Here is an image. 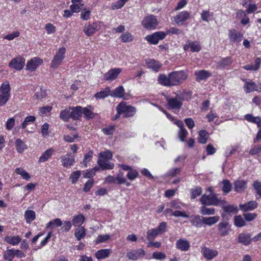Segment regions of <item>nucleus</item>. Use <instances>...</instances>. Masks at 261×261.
<instances>
[{"label": "nucleus", "instance_id": "obj_36", "mask_svg": "<svg viewBox=\"0 0 261 261\" xmlns=\"http://www.w3.org/2000/svg\"><path fill=\"white\" fill-rule=\"evenodd\" d=\"M250 235L249 234L241 233L239 236V242L245 245L249 244L251 242Z\"/></svg>", "mask_w": 261, "mask_h": 261}, {"label": "nucleus", "instance_id": "obj_26", "mask_svg": "<svg viewBox=\"0 0 261 261\" xmlns=\"http://www.w3.org/2000/svg\"><path fill=\"white\" fill-rule=\"evenodd\" d=\"M169 81L171 86L178 85L179 82V73L177 71H174L169 75Z\"/></svg>", "mask_w": 261, "mask_h": 261}, {"label": "nucleus", "instance_id": "obj_23", "mask_svg": "<svg viewBox=\"0 0 261 261\" xmlns=\"http://www.w3.org/2000/svg\"><path fill=\"white\" fill-rule=\"evenodd\" d=\"M247 182L244 180H238L234 184V190L239 193L243 192L246 188Z\"/></svg>", "mask_w": 261, "mask_h": 261}, {"label": "nucleus", "instance_id": "obj_3", "mask_svg": "<svg viewBox=\"0 0 261 261\" xmlns=\"http://www.w3.org/2000/svg\"><path fill=\"white\" fill-rule=\"evenodd\" d=\"M10 86L9 83H3L0 87V106L6 105L10 96Z\"/></svg>", "mask_w": 261, "mask_h": 261}, {"label": "nucleus", "instance_id": "obj_62", "mask_svg": "<svg viewBox=\"0 0 261 261\" xmlns=\"http://www.w3.org/2000/svg\"><path fill=\"white\" fill-rule=\"evenodd\" d=\"M20 33L18 31H15L11 34H8L4 37V39H7L8 40H12L14 38L19 37Z\"/></svg>", "mask_w": 261, "mask_h": 261}, {"label": "nucleus", "instance_id": "obj_55", "mask_svg": "<svg viewBox=\"0 0 261 261\" xmlns=\"http://www.w3.org/2000/svg\"><path fill=\"white\" fill-rule=\"evenodd\" d=\"M82 113L84 114L87 119H90L94 117V114L87 108H82Z\"/></svg>", "mask_w": 261, "mask_h": 261}, {"label": "nucleus", "instance_id": "obj_51", "mask_svg": "<svg viewBox=\"0 0 261 261\" xmlns=\"http://www.w3.org/2000/svg\"><path fill=\"white\" fill-rule=\"evenodd\" d=\"M221 206L223 210L226 213H236L238 211L237 207H235L232 205L227 204L223 205V204H222Z\"/></svg>", "mask_w": 261, "mask_h": 261}, {"label": "nucleus", "instance_id": "obj_13", "mask_svg": "<svg viewBox=\"0 0 261 261\" xmlns=\"http://www.w3.org/2000/svg\"><path fill=\"white\" fill-rule=\"evenodd\" d=\"M145 254V252L143 249H139L128 252L126 256L129 259L137 260L139 258L143 257Z\"/></svg>", "mask_w": 261, "mask_h": 261}, {"label": "nucleus", "instance_id": "obj_11", "mask_svg": "<svg viewBox=\"0 0 261 261\" xmlns=\"http://www.w3.org/2000/svg\"><path fill=\"white\" fill-rule=\"evenodd\" d=\"M121 71V68H116L111 69L105 74L104 78L106 81H114L118 76Z\"/></svg>", "mask_w": 261, "mask_h": 261}, {"label": "nucleus", "instance_id": "obj_9", "mask_svg": "<svg viewBox=\"0 0 261 261\" xmlns=\"http://www.w3.org/2000/svg\"><path fill=\"white\" fill-rule=\"evenodd\" d=\"M25 59L21 57L13 59L9 63V66L17 70H21L24 66Z\"/></svg>", "mask_w": 261, "mask_h": 261}, {"label": "nucleus", "instance_id": "obj_22", "mask_svg": "<svg viewBox=\"0 0 261 261\" xmlns=\"http://www.w3.org/2000/svg\"><path fill=\"white\" fill-rule=\"evenodd\" d=\"M97 164L102 170L113 169L114 165L113 163H110L105 160L99 159L97 161Z\"/></svg>", "mask_w": 261, "mask_h": 261}, {"label": "nucleus", "instance_id": "obj_42", "mask_svg": "<svg viewBox=\"0 0 261 261\" xmlns=\"http://www.w3.org/2000/svg\"><path fill=\"white\" fill-rule=\"evenodd\" d=\"M84 216L82 214H80L79 215L74 216L73 218L72 222L74 226H80L84 223Z\"/></svg>", "mask_w": 261, "mask_h": 261}, {"label": "nucleus", "instance_id": "obj_56", "mask_svg": "<svg viewBox=\"0 0 261 261\" xmlns=\"http://www.w3.org/2000/svg\"><path fill=\"white\" fill-rule=\"evenodd\" d=\"M232 62V60L230 58L227 57L226 58H224L222 59L219 62V65L220 67L224 68L225 67L228 66L231 64Z\"/></svg>", "mask_w": 261, "mask_h": 261}, {"label": "nucleus", "instance_id": "obj_58", "mask_svg": "<svg viewBox=\"0 0 261 261\" xmlns=\"http://www.w3.org/2000/svg\"><path fill=\"white\" fill-rule=\"evenodd\" d=\"M138 175V172L137 170L132 169L129 171H128L126 176L129 179L134 180L137 178Z\"/></svg>", "mask_w": 261, "mask_h": 261}, {"label": "nucleus", "instance_id": "obj_32", "mask_svg": "<svg viewBox=\"0 0 261 261\" xmlns=\"http://www.w3.org/2000/svg\"><path fill=\"white\" fill-rule=\"evenodd\" d=\"M75 237L80 241L86 236V229L83 226H80L75 230Z\"/></svg>", "mask_w": 261, "mask_h": 261}, {"label": "nucleus", "instance_id": "obj_29", "mask_svg": "<svg viewBox=\"0 0 261 261\" xmlns=\"http://www.w3.org/2000/svg\"><path fill=\"white\" fill-rule=\"evenodd\" d=\"M21 239L18 236H6L5 238V241L12 245H16L18 244Z\"/></svg>", "mask_w": 261, "mask_h": 261}, {"label": "nucleus", "instance_id": "obj_15", "mask_svg": "<svg viewBox=\"0 0 261 261\" xmlns=\"http://www.w3.org/2000/svg\"><path fill=\"white\" fill-rule=\"evenodd\" d=\"M185 50L190 49L192 52H199L201 50L200 43L198 41H189L184 46Z\"/></svg>", "mask_w": 261, "mask_h": 261}, {"label": "nucleus", "instance_id": "obj_45", "mask_svg": "<svg viewBox=\"0 0 261 261\" xmlns=\"http://www.w3.org/2000/svg\"><path fill=\"white\" fill-rule=\"evenodd\" d=\"M168 104L171 109L179 108V101L176 98H171L167 99Z\"/></svg>", "mask_w": 261, "mask_h": 261}, {"label": "nucleus", "instance_id": "obj_41", "mask_svg": "<svg viewBox=\"0 0 261 261\" xmlns=\"http://www.w3.org/2000/svg\"><path fill=\"white\" fill-rule=\"evenodd\" d=\"M159 83L165 86H171V84L169 81V76L167 77L165 74H160L158 80Z\"/></svg>", "mask_w": 261, "mask_h": 261}, {"label": "nucleus", "instance_id": "obj_7", "mask_svg": "<svg viewBox=\"0 0 261 261\" xmlns=\"http://www.w3.org/2000/svg\"><path fill=\"white\" fill-rule=\"evenodd\" d=\"M166 36V34L163 32H157L151 35H147L145 39L149 43L156 44L160 40H163Z\"/></svg>", "mask_w": 261, "mask_h": 261}, {"label": "nucleus", "instance_id": "obj_64", "mask_svg": "<svg viewBox=\"0 0 261 261\" xmlns=\"http://www.w3.org/2000/svg\"><path fill=\"white\" fill-rule=\"evenodd\" d=\"M261 152V145L255 146L251 148L249 154L254 155L257 154Z\"/></svg>", "mask_w": 261, "mask_h": 261}, {"label": "nucleus", "instance_id": "obj_6", "mask_svg": "<svg viewBox=\"0 0 261 261\" xmlns=\"http://www.w3.org/2000/svg\"><path fill=\"white\" fill-rule=\"evenodd\" d=\"M142 25L147 30L154 29L158 25L156 17L152 15L146 16L142 20Z\"/></svg>", "mask_w": 261, "mask_h": 261}, {"label": "nucleus", "instance_id": "obj_20", "mask_svg": "<svg viewBox=\"0 0 261 261\" xmlns=\"http://www.w3.org/2000/svg\"><path fill=\"white\" fill-rule=\"evenodd\" d=\"M195 75L197 81L204 80L211 76V73L205 70H201L195 72Z\"/></svg>", "mask_w": 261, "mask_h": 261}, {"label": "nucleus", "instance_id": "obj_57", "mask_svg": "<svg viewBox=\"0 0 261 261\" xmlns=\"http://www.w3.org/2000/svg\"><path fill=\"white\" fill-rule=\"evenodd\" d=\"M120 38L123 42H130L133 40V36L128 32L122 34Z\"/></svg>", "mask_w": 261, "mask_h": 261}, {"label": "nucleus", "instance_id": "obj_10", "mask_svg": "<svg viewBox=\"0 0 261 261\" xmlns=\"http://www.w3.org/2000/svg\"><path fill=\"white\" fill-rule=\"evenodd\" d=\"M201 252L204 258L209 260L214 259L218 254V252L217 250L212 249L206 247L201 248Z\"/></svg>", "mask_w": 261, "mask_h": 261}, {"label": "nucleus", "instance_id": "obj_19", "mask_svg": "<svg viewBox=\"0 0 261 261\" xmlns=\"http://www.w3.org/2000/svg\"><path fill=\"white\" fill-rule=\"evenodd\" d=\"M60 159L63 162L62 165L64 167H69L73 165L74 162V156L71 154L68 153L65 156H62Z\"/></svg>", "mask_w": 261, "mask_h": 261}, {"label": "nucleus", "instance_id": "obj_49", "mask_svg": "<svg viewBox=\"0 0 261 261\" xmlns=\"http://www.w3.org/2000/svg\"><path fill=\"white\" fill-rule=\"evenodd\" d=\"M213 16V13H211L209 11L207 10L203 11L201 14V19L205 22H208Z\"/></svg>", "mask_w": 261, "mask_h": 261}, {"label": "nucleus", "instance_id": "obj_18", "mask_svg": "<svg viewBox=\"0 0 261 261\" xmlns=\"http://www.w3.org/2000/svg\"><path fill=\"white\" fill-rule=\"evenodd\" d=\"M70 110L71 118L75 120H79L82 117V107L81 106H77L75 107H69Z\"/></svg>", "mask_w": 261, "mask_h": 261}, {"label": "nucleus", "instance_id": "obj_34", "mask_svg": "<svg viewBox=\"0 0 261 261\" xmlns=\"http://www.w3.org/2000/svg\"><path fill=\"white\" fill-rule=\"evenodd\" d=\"M110 89L109 87L106 88L104 90L100 91V92H97L95 94V97L97 99H103L109 95H110Z\"/></svg>", "mask_w": 261, "mask_h": 261}, {"label": "nucleus", "instance_id": "obj_52", "mask_svg": "<svg viewBox=\"0 0 261 261\" xmlns=\"http://www.w3.org/2000/svg\"><path fill=\"white\" fill-rule=\"evenodd\" d=\"M128 0H119L117 2L113 3L111 5L112 10H117L122 8Z\"/></svg>", "mask_w": 261, "mask_h": 261}, {"label": "nucleus", "instance_id": "obj_59", "mask_svg": "<svg viewBox=\"0 0 261 261\" xmlns=\"http://www.w3.org/2000/svg\"><path fill=\"white\" fill-rule=\"evenodd\" d=\"M81 171H76L73 172L70 176V179L71 180L72 184H75L79 178L80 177V176L81 175Z\"/></svg>", "mask_w": 261, "mask_h": 261}, {"label": "nucleus", "instance_id": "obj_46", "mask_svg": "<svg viewBox=\"0 0 261 261\" xmlns=\"http://www.w3.org/2000/svg\"><path fill=\"white\" fill-rule=\"evenodd\" d=\"M70 114V110L69 108L68 109L64 110L61 112L60 117L61 119L67 122L69 121V118H71Z\"/></svg>", "mask_w": 261, "mask_h": 261}, {"label": "nucleus", "instance_id": "obj_27", "mask_svg": "<svg viewBox=\"0 0 261 261\" xmlns=\"http://www.w3.org/2000/svg\"><path fill=\"white\" fill-rule=\"evenodd\" d=\"M111 252V250L109 249H101L96 252L95 256L97 259H104L109 256Z\"/></svg>", "mask_w": 261, "mask_h": 261}, {"label": "nucleus", "instance_id": "obj_43", "mask_svg": "<svg viewBox=\"0 0 261 261\" xmlns=\"http://www.w3.org/2000/svg\"><path fill=\"white\" fill-rule=\"evenodd\" d=\"M200 213L203 215H213L215 213V209L214 208H207L203 206L200 208Z\"/></svg>", "mask_w": 261, "mask_h": 261}, {"label": "nucleus", "instance_id": "obj_2", "mask_svg": "<svg viewBox=\"0 0 261 261\" xmlns=\"http://www.w3.org/2000/svg\"><path fill=\"white\" fill-rule=\"evenodd\" d=\"M117 111L119 113L124 114V117L127 118L133 116L136 112V108L129 105H127L125 102H120L116 108Z\"/></svg>", "mask_w": 261, "mask_h": 261}, {"label": "nucleus", "instance_id": "obj_50", "mask_svg": "<svg viewBox=\"0 0 261 261\" xmlns=\"http://www.w3.org/2000/svg\"><path fill=\"white\" fill-rule=\"evenodd\" d=\"M234 225L239 227H241L245 225V222L244 219L241 216H236L234 218Z\"/></svg>", "mask_w": 261, "mask_h": 261}, {"label": "nucleus", "instance_id": "obj_47", "mask_svg": "<svg viewBox=\"0 0 261 261\" xmlns=\"http://www.w3.org/2000/svg\"><path fill=\"white\" fill-rule=\"evenodd\" d=\"M15 256L14 249L7 250L4 254V259L12 261Z\"/></svg>", "mask_w": 261, "mask_h": 261}, {"label": "nucleus", "instance_id": "obj_8", "mask_svg": "<svg viewBox=\"0 0 261 261\" xmlns=\"http://www.w3.org/2000/svg\"><path fill=\"white\" fill-rule=\"evenodd\" d=\"M105 182L108 184H117L119 185L124 184L126 182V179L123 176L122 174L119 173L115 177L109 175L105 179Z\"/></svg>", "mask_w": 261, "mask_h": 261}, {"label": "nucleus", "instance_id": "obj_38", "mask_svg": "<svg viewBox=\"0 0 261 261\" xmlns=\"http://www.w3.org/2000/svg\"><path fill=\"white\" fill-rule=\"evenodd\" d=\"M244 89L245 91L247 93H250L253 91H259V89L257 88L254 83L250 82H246L244 85Z\"/></svg>", "mask_w": 261, "mask_h": 261}, {"label": "nucleus", "instance_id": "obj_61", "mask_svg": "<svg viewBox=\"0 0 261 261\" xmlns=\"http://www.w3.org/2000/svg\"><path fill=\"white\" fill-rule=\"evenodd\" d=\"M189 242L186 240L180 239V250L187 251L190 248Z\"/></svg>", "mask_w": 261, "mask_h": 261}, {"label": "nucleus", "instance_id": "obj_1", "mask_svg": "<svg viewBox=\"0 0 261 261\" xmlns=\"http://www.w3.org/2000/svg\"><path fill=\"white\" fill-rule=\"evenodd\" d=\"M200 201L205 205L219 206L225 203L224 200L218 199L215 194L204 195L200 198Z\"/></svg>", "mask_w": 261, "mask_h": 261}, {"label": "nucleus", "instance_id": "obj_21", "mask_svg": "<svg viewBox=\"0 0 261 261\" xmlns=\"http://www.w3.org/2000/svg\"><path fill=\"white\" fill-rule=\"evenodd\" d=\"M146 63L149 68L152 69L155 72H158L162 66V64L154 59H148L146 60Z\"/></svg>", "mask_w": 261, "mask_h": 261}, {"label": "nucleus", "instance_id": "obj_54", "mask_svg": "<svg viewBox=\"0 0 261 261\" xmlns=\"http://www.w3.org/2000/svg\"><path fill=\"white\" fill-rule=\"evenodd\" d=\"M35 120L36 117L34 116L30 115L27 116L22 123V128H25L29 123L34 122Z\"/></svg>", "mask_w": 261, "mask_h": 261}, {"label": "nucleus", "instance_id": "obj_25", "mask_svg": "<svg viewBox=\"0 0 261 261\" xmlns=\"http://www.w3.org/2000/svg\"><path fill=\"white\" fill-rule=\"evenodd\" d=\"M245 119L249 122L256 124L258 127H261V117H254L251 114H246Z\"/></svg>", "mask_w": 261, "mask_h": 261}, {"label": "nucleus", "instance_id": "obj_28", "mask_svg": "<svg viewBox=\"0 0 261 261\" xmlns=\"http://www.w3.org/2000/svg\"><path fill=\"white\" fill-rule=\"evenodd\" d=\"M220 219L218 216H215L209 217H203V224L208 226L213 225L217 223Z\"/></svg>", "mask_w": 261, "mask_h": 261}, {"label": "nucleus", "instance_id": "obj_44", "mask_svg": "<svg viewBox=\"0 0 261 261\" xmlns=\"http://www.w3.org/2000/svg\"><path fill=\"white\" fill-rule=\"evenodd\" d=\"M159 234H160L155 228L149 229L147 231V239L148 241L154 240Z\"/></svg>", "mask_w": 261, "mask_h": 261}, {"label": "nucleus", "instance_id": "obj_16", "mask_svg": "<svg viewBox=\"0 0 261 261\" xmlns=\"http://www.w3.org/2000/svg\"><path fill=\"white\" fill-rule=\"evenodd\" d=\"M258 206V203L255 201H250L245 204H240V210L243 212L251 211L255 210Z\"/></svg>", "mask_w": 261, "mask_h": 261}, {"label": "nucleus", "instance_id": "obj_4", "mask_svg": "<svg viewBox=\"0 0 261 261\" xmlns=\"http://www.w3.org/2000/svg\"><path fill=\"white\" fill-rule=\"evenodd\" d=\"M229 42L232 44H238L243 40V34L236 29H230L228 31Z\"/></svg>", "mask_w": 261, "mask_h": 261}, {"label": "nucleus", "instance_id": "obj_14", "mask_svg": "<svg viewBox=\"0 0 261 261\" xmlns=\"http://www.w3.org/2000/svg\"><path fill=\"white\" fill-rule=\"evenodd\" d=\"M99 29V26L98 23L94 22L87 25H85L83 31L87 36H90L97 31Z\"/></svg>", "mask_w": 261, "mask_h": 261}, {"label": "nucleus", "instance_id": "obj_24", "mask_svg": "<svg viewBox=\"0 0 261 261\" xmlns=\"http://www.w3.org/2000/svg\"><path fill=\"white\" fill-rule=\"evenodd\" d=\"M203 217L199 215L192 216L190 218V221L193 225L199 227L203 224Z\"/></svg>", "mask_w": 261, "mask_h": 261}, {"label": "nucleus", "instance_id": "obj_63", "mask_svg": "<svg viewBox=\"0 0 261 261\" xmlns=\"http://www.w3.org/2000/svg\"><path fill=\"white\" fill-rule=\"evenodd\" d=\"M99 156L103 159L106 160H110L112 159L113 155L111 151L107 150L100 152L99 153Z\"/></svg>", "mask_w": 261, "mask_h": 261}, {"label": "nucleus", "instance_id": "obj_40", "mask_svg": "<svg viewBox=\"0 0 261 261\" xmlns=\"http://www.w3.org/2000/svg\"><path fill=\"white\" fill-rule=\"evenodd\" d=\"M15 173L21 175V177L26 180H29L31 176L28 172L24 170L22 168H17L15 169Z\"/></svg>", "mask_w": 261, "mask_h": 261}, {"label": "nucleus", "instance_id": "obj_48", "mask_svg": "<svg viewBox=\"0 0 261 261\" xmlns=\"http://www.w3.org/2000/svg\"><path fill=\"white\" fill-rule=\"evenodd\" d=\"M253 187L256 191V198L259 199L261 198V182L258 181H255L253 182Z\"/></svg>", "mask_w": 261, "mask_h": 261}, {"label": "nucleus", "instance_id": "obj_35", "mask_svg": "<svg viewBox=\"0 0 261 261\" xmlns=\"http://www.w3.org/2000/svg\"><path fill=\"white\" fill-rule=\"evenodd\" d=\"M54 149L53 148H49L47 149L40 157L39 162H44L47 161L52 155Z\"/></svg>", "mask_w": 261, "mask_h": 261}, {"label": "nucleus", "instance_id": "obj_17", "mask_svg": "<svg viewBox=\"0 0 261 261\" xmlns=\"http://www.w3.org/2000/svg\"><path fill=\"white\" fill-rule=\"evenodd\" d=\"M42 62V60L40 59L34 58L28 62L26 66L27 69L29 70L34 71Z\"/></svg>", "mask_w": 261, "mask_h": 261}, {"label": "nucleus", "instance_id": "obj_31", "mask_svg": "<svg viewBox=\"0 0 261 261\" xmlns=\"http://www.w3.org/2000/svg\"><path fill=\"white\" fill-rule=\"evenodd\" d=\"M209 134L205 130H201L199 132L198 138V142L201 144H205L208 138Z\"/></svg>", "mask_w": 261, "mask_h": 261}, {"label": "nucleus", "instance_id": "obj_5", "mask_svg": "<svg viewBox=\"0 0 261 261\" xmlns=\"http://www.w3.org/2000/svg\"><path fill=\"white\" fill-rule=\"evenodd\" d=\"M65 48H60L55 56L53 60L51 61L50 67L53 68H57L62 63L65 58Z\"/></svg>", "mask_w": 261, "mask_h": 261}, {"label": "nucleus", "instance_id": "obj_60", "mask_svg": "<svg viewBox=\"0 0 261 261\" xmlns=\"http://www.w3.org/2000/svg\"><path fill=\"white\" fill-rule=\"evenodd\" d=\"M152 258L159 260L164 259L166 258V255L161 252H154L152 253Z\"/></svg>", "mask_w": 261, "mask_h": 261}, {"label": "nucleus", "instance_id": "obj_12", "mask_svg": "<svg viewBox=\"0 0 261 261\" xmlns=\"http://www.w3.org/2000/svg\"><path fill=\"white\" fill-rule=\"evenodd\" d=\"M218 228L220 231V235L225 236L229 234L231 231V225L228 221L223 220L219 223Z\"/></svg>", "mask_w": 261, "mask_h": 261}, {"label": "nucleus", "instance_id": "obj_33", "mask_svg": "<svg viewBox=\"0 0 261 261\" xmlns=\"http://www.w3.org/2000/svg\"><path fill=\"white\" fill-rule=\"evenodd\" d=\"M15 146L17 151L22 153L27 148V145L20 139H17L15 141Z\"/></svg>", "mask_w": 261, "mask_h": 261}, {"label": "nucleus", "instance_id": "obj_37", "mask_svg": "<svg viewBox=\"0 0 261 261\" xmlns=\"http://www.w3.org/2000/svg\"><path fill=\"white\" fill-rule=\"evenodd\" d=\"M62 225V222L61 220V219H60L59 218H56V219H54V220L50 221L48 223H47V224H46V229H48V228L53 229L56 226H57V227L61 226Z\"/></svg>", "mask_w": 261, "mask_h": 261}, {"label": "nucleus", "instance_id": "obj_39", "mask_svg": "<svg viewBox=\"0 0 261 261\" xmlns=\"http://www.w3.org/2000/svg\"><path fill=\"white\" fill-rule=\"evenodd\" d=\"M36 217L35 213L32 210H28L25 211L24 214V218L26 220L27 223L30 224Z\"/></svg>", "mask_w": 261, "mask_h": 261}, {"label": "nucleus", "instance_id": "obj_30", "mask_svg": "<svg viewBox=\"0 0 261 261\" xmlns=\"http://www.w3.org/2000/svg\"><path fill=\"white\" fill-rule=\"evenodd\" d=\"M124 94V89L123 86H119L111 92L110 95L114 97H123Z\"/></svg>", "mask_w": 261, "mask_h": 261}, {"label": "nucleus", "instance_id": "obj_53", "mask_svg": "<svg viewBox=\"0 0 261 261\" xmlns=\"http://www.w3.org/2000/svg\"><path fill=\"white\" fill-rule=\"evenodd\" d=\"M223 187L222 188V191L225 193H228L231 189V185L228 180H224L222 181Z\"/></svg>", "mask_w": 261, "mask_h": 261}]
</instances>
